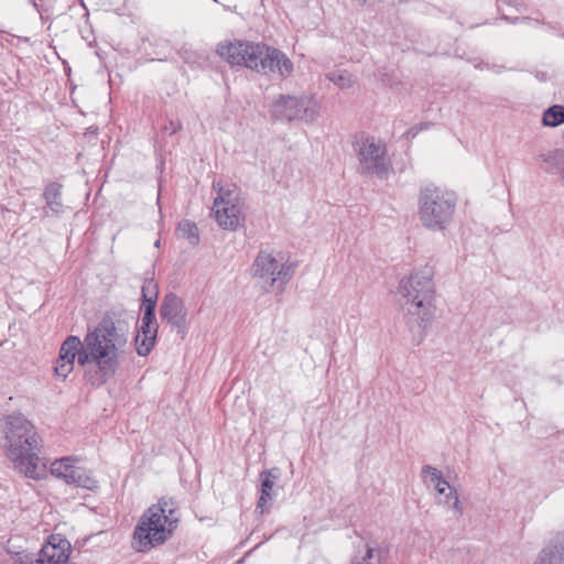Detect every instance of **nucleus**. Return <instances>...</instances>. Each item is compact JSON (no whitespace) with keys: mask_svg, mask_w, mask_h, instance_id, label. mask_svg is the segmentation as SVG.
I'll return each mask as SVG.
<instances>
[{"mask_svg":"<svg viewBox=\"0 0 564 564\" xmlns=\"http://www.w3.org/2000/svg\"><path fill=\"white\" fill-rule=\"evenodd\" d=\"M127 341V334L115 323V314L106 312L97 325L88 326L83 340L75 335L64 339L54 373L65 380L77 360L84 369L85 380L94 387H101L117 373L120 351Z\"/></svg>","mask_w":564,"mask_h":564,"instance_id":"f257e3e1","label":"nucleus"},{"mask_svg":"<svg viewBox=\"0 0 564 564\" xmlns=\"http://www.w3.org/2000/svg\"><path fill=\"white\" fill-rule=\"evenodd\" d=\"M433 276V267L424 265L399 283V293L405 299L402 305L405 325L417 344L424 338L436 310Z\"/></svg>","mask_w":564,"mask_h":564,"instance_id":"f03ea898","label":"nucleus"},{"mask_svg":"<svg viewBox=\"0 0 564 564\" xmlns=\"http://www.w3.org/2000/svg\"><path fill=\"white\" fill-rule=\"evenodd\" d=\"M8 457L14 469L31 479H41L45 473V464L41 463V437L34 425L21 413L6 417L4 427Z\"/></svg>","mask_w":564,"mask_h":564,"instance_id":"7ed1b4c3","label":"nucleus"},{"mask_svg":"<svg viewBox=\"0 0 564 564\" xmlns=\"http://www.w3.org/2000/svg\"><path fill=\"white\" fill-rule=\"evenodd\" d=\"M216 53L232 66H245L263 75L279 72L280 76L288 77L293 72L291 59L280 50L264 43H219Z\"/></svg>","mask_w":564,"mask_h":564,"instance_id":"20e7f679","label":"nucleus"},{"mask_svg":"<svg viewBox=\"0 0 564 564\" xmlns=\"http://www.w3.org/2000/svg\"><path fill=\"white\" fill-rule=\"evenodd\" d=\"M180 520L177 505L173 498L163 497L141 516L133 531L139 552H147L167 541Z\"/></svg>","mask_w":564,"mask_h":564,"instance_id":"39448f33","label":"nucleus"},{"mask_svg":"<svg viewBox=\"0 0 564 564\" xmlns=\"http://www.w3.org/2000/svg\"><path fill=\"white\" fill-rule=\"evenodd\" d=\"M457 197L455 193L429 185L419 194V219L432 231L445 230L453 221Z\"/></svg>","mask_w":564,"mask_h":564,"instance_id":"423d86ee","label":"nucleus"},{"mask_svg":"<svg viewBox=\"0 0 564 564\" xmlns=\"http://www.w3.org/2000/svg\"><path fill=\"white\" fill-rule=\"evenodd\" d=\"M251 270L253 276L263 283L265 292H270L276 286L282 293L294 274L295 265L280 263L271 253L261 250L256 257Z\"/></svg>","mask_w":564,"mask_h":564,"instance_id":"0eeeda50","label":"nucleus"},{"mask_svg":"<svg viewBox=\"0 0 564 564\" xmlns=\"http://www.w3.org/2000/svg\"><path fill=\"white\" fill-rule=\"evenodd\" d=\"M319 113V105L313 98L306 96L280 95L272 104L271 117L279 121L313 122Z\"/></svg>","mask_w":564,"mask_h":564,"instance_id":"6e6552de","label":"nucleus"},{"mask_svg":"<svg viewBox=\"0 0 564 564\" xmlns=\"http://www.w3.org/2000/svg\"><path fill=\"white\" fill-rule=\"evenodd\" d=\"M52 476L63 479L68 485H75L90 491L99 489V481L91 475L90 470L75 466L72 457L55 459L51 464Z\"/></svg>","mask_w":564,"mask_h":564,"instance_id":"1a4fd4ad","label":"nucleus"},{"mask_svg":"<svg viewBox=\"0 0 564 564\" xmlns=\"http://www.w3.org/2000/svg\"><path fill=\"white\" fill-rule=\"evenodd\" d=\"M362 173L383 176L388 172L384 161L386 147L376 143L375 138H362L355 142Z\"/></svg>","mask_w":564,"mask_h":564,"instance_id":"9d476101","label":"nucleus"},{"mask_svg":"<svg viewBox=\"0 0 564 564\" xmlns=\"http://www.w3.org/2000/svg\"><path fill=\"white\" fill-rule=\"evenodd\" d=\"M160 318L163 323L176 330L181 338L187 334V308L184 301L175 293L170 292L164 295L159 310Z\"/></svg>","mask_w":564,"mask_h":564,"instance_id":"9b49d317","label":"nucleus"},{"mask_svg":"<svg viewBox=\"0 0 564 564\" xmlns=\"http://www.w3.org/2000/svg\"><path fill=\"white\" fill-rule=\"evenodd\" d=\"M159 324L155 317V311L147 305L143 310L141 325L134 338L137 354L141 357L148 356L156 343Z\"/></svg>","mask_w":564,"mask_h":564,"instance_id":"f8f14e48","label":"nucleus"},{"mask_svg":"<svg viewBox=\"0 0 564 564\" xmlns=\"http://www.w3.org/2000/svg\"><path fill=\"white\" fill-rule=\"evenodd\" d=\"M72 546L68 540L59 535H51L36 554V564H66Z\"/></svg>","mask_w":564,"mask_h":564,"instance_id":"ddd939ff","label":"nucleus"},{"mask_svg":"<svg viewBox=\"0 0 564 564\" xmlns=\"http://www.w3.org/2000/svg\"><path fill=\"white\" fill-rule=\"evenodd\" d=\"M534 564H564V531L556 533L541 550Z\"/></svg>","mask_w":564,"mask_h":564,"instance_id":"4468645a","label":"nucleus"},{"mask_svg":"<svg viewBox=\"0 0 564 564\" xmlns=\"http://www.w3.org/2000/svg\"><path fill=\"white\" fill-rule=\"evenodd\" d=\"M217 224L227 230H236L243 220L241 206L236 205H219L212 208Z\"/></svg>","mask_w":564,"mask_h":564,"instance_id":"2eb2a0df","label":"nucleus"},{"mask_svg":"<svg viewBox=\"0 0 564 564\" xmlns=\"http://www.w3.org/2000/svg\"><path fill=\"white\" fill-rule=\"evenodd\" d=\"M541 160V169L553 175H558L564 182V149H556L536 156Z\"/></svg>","mask_w":564,"mask_h":564,"instance_id":"dca6fc26","label":"nucleus"},{"mask_svg":"<svg viewBox=\"0 0 564 564\" xmlns=\"http://www.w3.org/2000/svg\"><path fill=\"white\" fill-rule=\"evenodd\" d=\"M63 185L58 182H50L43 192V198L46 204V208L51 210L53 215H61L64 212V205L62 200Z\"/></svg>","mask_w":564,"mask_h":564,"instance_id":"f3484780","label":"nucleus"},{"mask_svg":"<svg viewBox=\"0 0 564 564\" xmlns=\"http://www.w3.org/2000/svg\"><path fill=\"white\" fill-rule=\"evenodd\" d=\"M215 207L219 205H236L241 206L240 191L236 185H228L219 187L217 197L214 200Z\"/></svg>","mask_w":564,"mask_h":564,"instance_id":"a211bd4d","label":"nucleus"},{"mask_svg":"<svg viewBox=\"0 0 564 564\" xmlns=\"http://www.w3.org/2000/svg\"><path fill=\"white\" fill-rule=\"evenodd\" d=\"M141 294L143 308L147 307V305H150L155 311L159 297V284L153 278L144 279L141 288Z\"/></svg>","mask_w":564,"mask_h":564,"instance_id":"6ab92c4d","label":"nucleus"},{"mask_svg":"<svg viewBox=\"0 0 564 564\" xmlns=\"http://www.w3.org/2000/svg\"><path fill=\"white\" fill-rule=\"evenodd\" d=\"M542 123L546 127H557L564 123V106L553 105L542 116Z\"/></svg>","mask_w":564,"mask_h":564,"instance_id":"aec40b11","label":"nucleus"},{"mask_svg":"<svg viewBox=\"0 0 564 564\" xmlns=\"http://www.w3.org/2000/svg\"><path fill=\"white\" fill-rule=\"evenodd\" d=\"M177 232L182 238L187 239L192 246H197L199 243L198 228L195 223L188 219H183L178 223Z\"/></svg>","mask_w":564,"mask_h":564,"instance_id":"412c9836","label":"nucleus"},{"mask_svg":"<svg viewBox=\"0 0 564 564\" xmlns=\"http://www.w3.org/2000/svg\"><path fill=\"white\" fill-rule=\"evenodd\" d=\"M426 475L431 476L430 480L432 484H434V487H438L441 485H446L448 487V489L452 488L449 486V484L444 479L442 473L437 468H435L431 465H424L422 467V476L425 477Z\"/></svg>","mask_w":564,"mask_h":564,"instance_id":"4be33fe9","label":"nucleus"},{"mask_svg":"<svg viewBox=\"0 0 564 564\" xmlns=\"http://www.w3.org/2000/svg\"><path fill=\"white\" fill-rule=\"evenodd\" d=\"M327 78L340 88H348L352 83L351 76L347 70L329 73Z\"/></svg>","mask_w":564,"mask_h":564,"instance_id":"5701e85b","label":"nucleus"},{"mask_svg":"<svg viewBox=\"0 0 564 564\" xmlns=\"http://www.w3.org/2000/svg\"><path fill=\"white\" fill-rule=\"evenodd\" d=\"M274 470L275 469H265L260 473V491H272L274 482L278 479V475L273 474Z\"/></svg>","mask_w":564,"mask_h":564,"instance_id":"b1692460","label":"nucleus"},{"mask_svg":"<svg viewBox=\"0 0 564 564\" xmlns=\"http://www.w3.org/2000/svg\"><path fill=\"white\" fill-rule=\"evenodd\" d=\"M273 495L272 491H260V497L257 502L256 512L260 514L268 512L272 506Z\"/></svg>","mask_w":564,"mask_h":564,"instance_id":"393cba45","label":"nucleus"},{"mask_svg":"<svg viewBox=\"0 0 564 564\" xmlns=\"http://www.w3.org/2000/svg\"><path fill=\"white\" fill-rule=\"evenodd\" d=\"M15 564H36V555L24 551L14 554Z\"/></svg>","mask_w":564,"mask_h":564,"instance_id":"a878e982","label":"nucleus"},{"mask_svg":"<svg viewBox=\"0 0 564 564\" xmlns=\"http://www.w3.org/2000/svg\"><path fill=\"white\" fill-rule=\"evenodd\" d=\"M451 498L454 499L452 508L458 513V516H462L463 514V507H462V503L459 501L457 491L453 487L448 489V494L446 495V499H451Z\"/></svg>","mask_w":564,"mask_h":564,"instance_id":"bb28decb","label":"nucleus"},{"mask_svg":"<svg viewBox=\"0 0 564 564\" xmlns=\"http://www.w3.org/2000/svg\"><path fill=\"white\" fill-rule=\"evenodd\" d=\"M389 556V547L388 546H379L375 547V558L378 564H383Z\"/></svg>","mask_w":564,"mask_h":564,"instance_id":"cd10ccee","label":"nucleus"},{"mask_svg":"<svg viewBox=\"0 0 564 564\" xmlns=\"http://www.w3.org/2000/svg\"><path fill=\"white\" fill-rule=\"evenodd\" d=\"M163 129L170 134H174L182 129V123L180 121L169 120V122L164 124Z\"/></svg>","mask_w":564,"mask_h":564,"instance_id":"c85d7f7f","label":"nucleus"},{"mask_svg":"<svg viewBox=\"0 0 564 564\" xmlns=\"http://www.w3.org/2000/svg\"><path fill=\"white\" fill-rule=\"evenodd\" d=\"M361 558L366 560V562H370V560L375 558V547L367 544L366 554Z\"/></svg>","mask_w":564,"mask_h":564,"instance_id":"c756f323","label":"nucleus"},{"mask_svg":"<svg viewBox=\"0 0 564 564\" xmlns=\"http://www.w3.org/2000/svg\"><path fill=\"white\" fill-rule=\"evenodd\" d=\"M40 9H41V11H37V12L40 13V18H41L42 22L48 21V17L45 15V13L48 12V8L45 7L44 4H40Z\"/></svg>","mask_w":564,"mask_h":564,"instance_id":"7c9ffc66","label":"nucleus"},{"mask_svg":"<svg viewBox=\"0 0 564 564\" xmlns=\"http://www.w3.org/2000/svg\"><path fill=\"white\" fill-rule=\"evenodd\" d=\"M420 131H422V127L414 126V127H411L406 131V135L408 137H415Z\"/></svg>","mask_w":564,"mask_h":564,"instance_id":"2f4dec72","label":"nucleus"},{"mask_svg":"<svg viewBox=\"0 0 564 564\" xmlns=\"http://www.w3.org/2000/svg\"><path fill=\"white\" fill-rule=\"evenodd\" d=\"M436 491L440 494V495H447L446 494V490L448 489V487L446 485H441L438 487H435Z\"/></svg>","mask_w":564,"mask_h":564,"instance_id":"473e14b6","label":"nucleus"},{"mask_svg":"<svg viewBox=\"0 0 564 564\" xmlns=\"http://www.w3.org/2000/svg\"><path fill=\"white\" fill-rule=\"evenodd\" d=\"M501 19L507 21V22H511V23H514V22H517L519 20V18L511 19L510 17L505 15V14L501 17Z\"/></svg>","mask_w":564,"mask_h":564,"instance_id":"72a5a7b5","label":"nucleus"},{"mask_svg":"<svg viewBox=\"0 0 564 564\" xmlns=\"http://www.w3.org/2000/svg\"><path fill=\"white\" fill-rule=\"evenodd\" d=\"M351 564H371V563L370 562H366V560H364V558H360V560L354 558L351 561Z\"/></svg>","mask_w":564,"mask_h":564,"instance_id":"f704fd0d","label":"nucleus"},{"mask_svg":"<svg viewBox=\"0 0 564 564\" xmlns=\"http://www.w3.org/2000/svg\"><path fill=\"white\" fill-rule=\"evenodd\" d=\"M417 127H422V130L427 129L430 127V123H420L416 124Z\"/></svg>","mask_w":564,"mask_h":564,"instance_id":"c9c22d12","label":"nucleus"},{"mask_svg":"<svg viewBox=\"0 0 564 564\" xmlns=\"http://www.w3.org/2000/svg\"><path fill=\"white\" fill-rule=\"evenodd\" d=\"M357 1H358V3H359L360 6H365V4L368 2V0H357Z\"/></svg>","mask_w":564,"mask_h":564,"instance_id":"e433bc0d","label":"nucleus"}]
</instances>
